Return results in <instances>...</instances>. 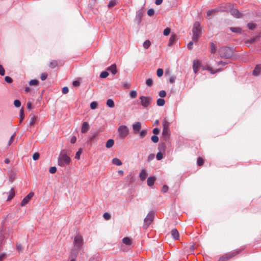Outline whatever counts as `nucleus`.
<instances>
[{"label": "nucleus", "instance_id": "f8f14e48", "mask_svg": "<svg viewBox=\"0 0 261 261\" xmlns=\"http://www.w3.org/2000/svg\"><path fill=\"white\" fill-rule=\"evenodd\" d=\"M230 14L237 18H240L242 17V14L237 9L232 8L230 10Z\"/></svg>", "mask_w": 261, "mask_h": 261}, {"label": "nucleus", "instance_id": "a18cd8bd", "mask_svg": "<svg viewBox=\"0 0 261 261\" xmlns=\"http://www.w3.org/2000/svg\"><path fill=\"white\" fill-rule=\"evenodd\" d=\"M171 31V29L169 28H167L164 29L163 34L164 36H168L169 35Z\"/></svg>", "mask_w": 261, "mask_h": 261}, {"label": "nucleus", "instance_id": "a878e982", "mask_svg": "<svg viewBox=\"0 0 261 261\" xmlns=\"http://www.w3.org/2000/svg\"><path fill=\"white\" fill-rule=\"evenodd\" d=\"M211 46V53L212 54H214L216 53L217 50V45L213 42H211L210 44Z\"/></svg>", "mask_w": 261, "mask_h": 261}, {"label": "nucleus", "instance_id": "6e6d98bb", "mask_svg": "<svg viewBox=\"0 0 261 261\" xmlns=\"http://www.w3.org/2000/svg\"><path fill=\"white\" fill-rule=\"evenodd\" d=\"M5 80L8 83H11L13 82L12 79L8 76H6L5 77Z\"/></svg>", "mask_w": 261, "mask_h": 261}, {"label": "nucleus", "instance_id": "20e7f679", "mask_svg": "<svg viewBox=\"0 0 261 261\" xmlns=\"http://www.w3.org/2000/svg\"><path fill=\"white\" fill-rule=\"evenodd\" d=\"M62 150L58 157V164L61 167H65L69 164L70 158L66 154L63 153Z\"/></svg>", "mask_w": 261, "mask_h": 261}, {"label": "nucleus", "instance_id": "5fc2aeb1", "mask_svg": "<svg viewBox=\"0 0 261 261\" xmlns=\"http://www.w3.org/2000/svg\"><path fill=\"white\" fill-rule=\"evenodd\" d=\"M47 75H48L46 73H45V72L42 73H41V74L40 75V79L42 81H44L46 79Z\"/></svg>", "mask_w": 261, "mask_h": 261}, {"label": "nucleus", "instance_id": "f257e3e1", "mask_svg": "<svg viewBox=\"0 0 261 261\" xmlns=\"http://www.w3.org/2000/svg\"><path fill=\"white\" fill-rule=\"evenodd\" d=\"M218 54L222 59H230L233 56L234 50L233 48L224 46L219 48Z\"/></svg>", "mask_w": 261, "mask_h": 261}, {"label": "nucleus", "instance_id": "052dcab7", "mask_svg": "<svg viewBox=\"0 0 261 261\" xmlns=\"http://www.w3.org/2000/svg\"><path fill=\"white\" fill-rule=\"evenodd\" d=\"M39 158V153L38 152H36L33 154L32 158L34 160L36 161L38 160Z\"/></svg>", "mask_w": 261, "mask_h": 261}, {"label": "nucleus", "instance_id": "0eeeda50", "mask_svg": "<svg viewBox=\"0 0 261 261\" xmlns=\"http://www.w3.org/2000/svg\"><path fill=\"white\" fill-rule=\"evenodd\" d=\"M141 104L143 108H147L149 106L152 102V98L151 96H141L139 97Z\"/></svg>", "mask_w": 261, "mask_h": 261}, {"label": "nucleus", "instance_id": "f3484780", "mask_svg": "<svg viewBox=\"0 0 261 261\" xmlns=\"http://www.w3.org/2000/svg\"><path fill=\"white\" fill-rule=\"evenodd\" d=\"M107 70L111 72L113 75L116 74L117 72L116 66L115 64H113L111 66L109 67Z\"/></svg>", "mask_w": 261, "mask_h": 261}, {"label": "nucleus", "instance_id": "f03ea898", "mask_svg": "<svg viewBox=\"0 0 261 261\" xmlns=\"http://www.w3.org/2000/svg\"><path fill=\"white\" fill-rule=\"evenodd\" d=\"M83 244L84 240L83 237L79 234H76L73 239L74 248L71 250V252L75 251V252H77V255L82 249Z\"/></svg>", "mask_w": 261, "mask_h": 261}, {"label": "nucleus", "instance_id": "ea45409f", "mask_svg": "<svg viewBox=\"0 0 261 261\" xmlns=\"http://www.w3.org/2000/svg\"><path fill=\"white\" fill-rule=\"evenodd\" d=\"M24 113L22 109L20 110V122H21L24 118Z\"/></svg>", "mask_w": 261, "mask_h": 261}, {"label": "nucleus", "instance_id": "c9c22d12", "mask_svg": "<svg viewBox=\"0 0 261 261\" xmlns=\"http://www.w3.org/2000/svg\"><path fill=\"white\" fill-rule=\"evenodd\" d=\"M137 95V92L136 90H131L129 92V96L131 98H135Z\"/></svg>", "mask_w": 261, "mask_h": 261}, {"label": "nucleus", "instance_id": "e2e57ef3", "mask_svg": "<svg viewBox=\"0 0 261 261\" xmlns=\"http://www.w3.org/2000/svg\"><path fill=\"white\" fill-rule=\"evenodd\" d=\"M15 136V134H14L10 138L9 141L8 142V145H10L12 143V142L14 141V137Z\"/></svg>", "mask_w": 261, "mask_h": 261}, {"label": "nucleus", "instance_id": "c85d7f7f", "mask_svg": "<svg viewBox=\"0 0 261 261\" xmlns=\"http://www.w3.org/2000/svg\"><path fill=\"white\" fill-rule=\"evenodd\" d=\"M58 66L57 61L56 60L51 61L49 64V67L51 68H55Z\"/></svg>", "mask_w": 261, "mask_h": 261}, {"label": "nucleus", "instance_id": "680f3d73", "mask_svg": "<svg viewBox=\"0 0 261 261\" xmlns=\"http://www.w3.org/2000/svg\"><path fill=\"white\" fill-rule=\"evenodd\" d=\"M103 218L106 220H109L111 218V215L108 213H105L103 215Z\"/></svg>", "mask_w": 261, "mask_h": 261}, {"label": "nucleus", "instance_id": "2eb2a0df", "mask_svg": "<svg viewBox=\"0 0 261 261\" xmlns=\"http://www.w3.org/2000/svg\"><path fill=\"white\" fill-rule=\"evenodd\" d=\"M89 124L87 122H84L82 124L81 132L83 134L87 133L89 129Z\"/></svg>", "mask_w": 261, "mask_h": 261}, {"label": "nucleus", "instance_id": "cd10ccee", "mask_svg": "<svg viewBox=\"0 0 261 261\" xmlns=\"http://www.w3.org/2000/svg\"><path fill=\"white\" fill-rule=\"evenodd\" d=\"M230 30L233 33H241L242 29L239 27H231Z\"/></svg>", "mask_w": 261, "mask_h": 261}, {"label": "nucleus", "instance_id": "393cba45", "mask_svg": "<svg viewBox=\"0 0 261 261\" xmlns=\"http://www.w3.org/2000/svg\"><path fill=\"white\" fill-rule=\"evenodd\" d=\"M15 195V192L13 188H11L10 191L9 192V196L7 198V201L11 200Z\"/></svg>", "mask_w": 261, "mask_h": 261}, {"label": "nucleus", "instance_id": "dca6fc26", "mask_svg": "<svg viewBox=\"0 0 261 261\" xmlns=\"http://www.w3.org/2000/svg\"><path fill=\"white\" fill-rule=\"evenodd\" d=\"M147 176V173L145 169H142L141 170L139 174V177L140 180L143 181L145 180Z\"/></svg>", "mask_w": 261, "mask_h": 261}, {"label": "nucleus", "instance_id": "774afa93", "mask_svg": "<svg viewBox=\"0 0 261 261\" xmlns=\"http://www.w3.org/2000/svg\"><path fill=\"white\" fill-rule=\"evenodd\" d=\"M6 256V254L5 252H2L0 253V261H2V260L5 258Z\"/></svg>", "mask_w": 261, "mask_h": 261}, {"label": "nucleus", "instance_id": "bb28decb", "mask_svg": "<svg viewBox=\"0 0 261 261\" xmlns=\"http://www.w3.org/2000/svg\"><path fill=\"white\" fill-rule=\"evenodd\" d=\"M112 163L114 165H117V166H120L122 165V162L118 158H114L112 160Z\"/></svg>", "mask_w": 261, "mask_h": 261}, {"label": "nucleus", "instance_id": "4d7b16f0", "mask_svg": "<svg viewBox=\"0 0 261 261\" xmlns=\"http://www.w3.org/2000/svg\"><path fill=\"white\" fill-rule=\"evenodd\" d=\"M159 95L161 97H164L166 95V92L165 90H161L159 92Z\"/></svg>", "mask_w": 261, "mask_h": 261}, {"label": "nucleus", "instance_id": "603ef678", "mask_svg": "<svg viewBox=\"0 0 261 261\" xmlns=\"http://www.w3.org/2000/svg\"><path fill=\"white\" fill-rule=\"evenodd\" d=\"M203 164V160L201 158H198L197 161V164L198 166H201Z\"/></svg>", "mask_w": 261, "mask_h": 261}, {"label": "nucleus", "instance_id": "bf43d9fd", "mask_svg": "<svg viewBox=\"0 0 261 261\" xmlns=\"http://www.w3.org/2000/svg\"><path fill=\"white\" fill-rule=\"evenodd\" d=\"M57 171V168L56 167H51L49 168V172L51 173H55Z\"/></svg>", "mask_w": 261, "mask_h": 261}, {"label": "nucleus", "instance_id": "13d9d810", "mask_svg": "<svg viewBox=\"0 0 261 261\" xmlns=\"http://www.w3.org/2000/svg\"><path fill=\"white\" fill-rule=\"evenodd\" d=\"M5 73V70L2 65H0V75L4 76Z\"/></svg>", "mask_w": 261, "mask_h": 261}, {"label": "nucleus", "instance_id": "39448f33", "mask_svg": "<svg viewBox=\"0 0 261 261\" xmlns=\"http://www.w3.org/2000/svg\"><path fill=\"white\" fill-rule=\"evenodd\" d=\"M163 124V132L162 136L164 139L166 141L169 139L170 136V131L169 129L170 123L165 119H164L162 122Z\"/></svg>", "mask_w": 261, "mask_h": 261}, {"label": "nucleus", "instance_id": "9d476101", "mask_svg": "<svg viewBox=\"0 0 261 261\" xmlns=\"http://www.w3.org/2000/svg\"><path fill=\"white\" fill-rule=\"evenodd\" d=\"M34 195V193L31 192L29 193L22 200L20 205L21 206L25 205Z\"/></svg>", "mask_w": 261, "mask_h": 261}, {"label": "nucleus", "instance_id": "5701e85b", "mask_svg": "<svg viewBox=\"0 0 261 261\" xmlns=\"http://www.w3.org/2000/svg\"><path fill=\"white\" fill-rule=\"evenodd\" d=\"M114 140L112 139H110L107 141L106 144V146L107 148H110L114 145Z\"/></svg>", "mask_w": 261, "mask_h": 261}, {"label": "nucleus", "instance_id": "4c0bfd02", "mask_svg": "<svg viewBox=\"0 0 261 261\" xmlns=\"http://www.w3.org/2000/svg\"><path fill=\"white\" fill-rule=\"evenodd\" d=\"M150 41L148 40H147L144 42L143 47L146 49L148 48L150 46Z\"/></svg>", "mask_w": 261, "mask_h": 261}, {"label": "nucleus", "instance_id": "b1692460", "mask_svg": "<svg viewBox=\"0 0 261 261\" xmlns=\"http://www.w3.org/2000/svg\"><path fill=\"white\" fill-rule=\"evenodd\" d=\"M122 242L126 245H130L132 243L131 239L128 237H124L122 239Z\"/></svg>", "mask_w": 261, "mask_h": 261}, {"label": "nucleus", "instance_id": "37998d69", "mask_svg": "<svg viewBox=\"0 0 261 261\" xmlns=\"http://www.w3.org/2000/svg\"><path fill=\"white\" fill-rule=\"evenodd\" d=\"M163 70L161 68L158 69L156 71V74L159 77H161L163 75Z\"/></svg>", "mask_w": 261, "mask_h": 261}, {"label": "nucleus", "instance_id": "4468645a", "mask_svg": "<svg viewBox=\"0 0 261 261\" xmlns=\"http://www.w3.org/2000/svg\"><path fill=\"white\" fill-rule=\"evenodd\" d=\"M141 124L140 122H137L133 125V129L135 134L138 133L141 129Z\"/></svg>", "mask_w": 261, "mask_h": 261}, {"label": "nucleus", "instance_id": "0e129e2a", "mask_svg": "<svg viewBox=\"0 0 261 261\" xmlns=\"http://www.w3.org/2000/svg\"><path fill=\"white\" fill-rule=\"evenodd\" d=\"M69 91L68 88L67 87H64L62 88V93L63 94H67Z\"/></svg>", "mask_w": 261, "mask_h": 261}, {"label": "nucleus", "instance_id": "a19ab883", "mask_svg": "<svg viewBox=\"0 0 261 261\" xmlns=\"http://www.w3.org/2000/svg\"><path fill=\"white\" fill-rule=\"evenodd\" d=\"M109 75V73L106 71H103L101 72L100 77L102 79L107 77Z\"/></svg>", "mask_w": 261, "mask_h": 261}, {"label": "nucleus", "instance_id": "f704fd0d", "mask_svg": "<svg viewBox=\"0 0 261 261\" xmlns=\"http://www.w3.org/2000/svg\"><path fill=\"white\" fill-rule=\"evenodd\" d=\"M30 117H31V119H30V121L29 123V125H32L35 123L36 117H35V116H34L33 115H31Z\"/></svg>", "mask_w": 261, "mask_h": 261}, {"label": "nucleus", "instance_id": "3c124183", "mask_svg": "<svg viewBox=\"0 0 261 261\" xmlns=\"http://www.w3.org/2000/svg\"><path fill=\"white\" fill-rule=\"evenodd\" d=\"M82 149H79V150L76 152V154H75V158L76 159H80V155L82 153Z\"/></svg>", "mask_w": 261, "mask_h": 261}, {"label": "nucleus", "instance_id": "7ed1b4c3", "mask_svg": "<svg viewBox=\"0 0 261 261\" xmlns=\"http://www.w3.org/2000/svg\"><path fill=\"white\" fill-rule=\"evenodd\" d=\"M192 40L194 42L198 41V39L201 35V28L200 27V24L199 22H195L192 28Z\"/></svg>", "mask_w": 261, "mask_h": 261}, {"label": "nucleus", "instance_id": "a211bd4d", "mask_svg": "<svg viewBox=\"0 0 261 261\" xmlns=\"http://www.w3.org/2000/svg\"><path fill=\"white\" fill-rule=\"evenodd\" d=\"M155 180V177H154V176L149 177L147 180V185L149 187L152 186V185H153Z\"/></svg>", "mask_w": 261, "mask_h": 261}, {"label": "nucleus", "instance_id": "c756f323", "mask_svg": "<svg viewBox=\"0 0 261 261\" xmlns=\"http://www.w3.org/2000/svg\"><path fill=\"white\" fill-rule=\"evenodd\" d=\"M107 105L110 108H113L115 106L114 102L112 99H109L107 101Z\"/></svg>", "mask_w": 261, "mask_h": 261}, {"label": "nucleus", "instance_id": "338daca9", "mask_svg": "<svg viewBox=\"0 0 261 261\" xmlns=\"http://www.w3.org/2000/svg\"><path fill=\"white\" fill-rule=\"evenodd\" d=\"M152 133L154 134V135H158V134H159L160 133V129L159 128H157V127H155L154 128L153 130H152Z\"/></svg>", "mask_w": 261, "mask_h": 261}, {"label": "nucleus", "instance_id": "473e14b6", "mask_svg": "<svg viewBox=\"0 0 261 261\" xmlns=\"http://www.w3.org/2000/svg\"><path fill=\"white\" fill-rule=\"evenodd\" d=\"M76 256H77V252H75V251H74L73 252H71V253H70V257H71L70 261H75Z\"/></svg>", "mask_w": 261, "mask_h": 261}, {"label": "nucleus", "instance_id": "e433bc0d", "mask_svg": "<svg viewBox=\"0 0 261 261\" xmlns=\"http://www.w3.org/2000/svg\"><path fill=\"white\" fill-rule=\"evenodd\" d=\"M97 102L96 101H92L90 105L91 109L94 110L97 107Z\"/></svg>", "mask_w": 261, "mask_h": 261}, {"label": "nucleus", "instance_id": "49530a36", "mask_svg": "<svg viewBox=\"0 0 261 261\" xmlns=\"http://www.w3.org/2000/svg\"><path fill=\"white\" fill-rule=\"evenodd\" d=\"M146 84L147 86H151L153 84V81H152V80L151 79H148L146 80Z\"/></svg>", "mask_w": 261, "mask_h": 261}, {"label": "nucleus", "instance_id": "79ce46f5", "mask_svg": "<svg viewBox=\"0 0 261 261\" xmlns=\"http://www.w3.org/2000/svg\"><path fill=\"white\" fill-rule=\"evenodd\" d=\"M151 140L152 142L157 143L159 141V137L156 135H154L151 137Z\"/></svg>", "mask_w": 261, "mask_h": 261}, {"label": "nucleus", "instance_id": "7c9ffc66", "mask_svg": "<svg viewBox=\"0 0 261 261\" xmlns=\"http://www.w3.org/2000/svg\"><path fill=\"white\" fill-rule=\"evenodd\" d=\"M207 70L209 71L211 74H214L216 72H220L221 70L220 69L214 70L210 66H208L206 69Z\"/></svg>", "mask_w": 261, "mask_h": 261}, {"label": "nucleus", "instance_id": "aec40b11", "mask_svg": "<svg viewBox=\"0 0 261 261\" xmlns=\"http://www.w3.org/2000/svg\"><path fill=\"white\" fill-rule=\"evenodd\" d=\"M171 235L173 238L175 240H177L179 238V233L176 229H173L172 230Z\"/></svg>", "mask_w": 261, "mask_h": 261}, {"label": "nucleus", "instance_id": "2f4dec72", "mask_svg": "<svg viewBox=\"0 0 261 261\" xmlns=\"http://www.w3.org/2000/svg\"><path fill=\"white\" fill-rule=\"evenodd\" d=\"M165 100L163 98H159L157 99L156 104L159 106H163L165 105Z\"/></svg>", "mask_w": 261, "mask_h": 261}, {"label": "nucleus", "instance_id": "412c9836", "mask_svg": "<svg viewBox=\"0 0 261 261\" xmlns=\"http://www.w3.org/2000/svg\"><path fill=\"white\" fill-rule=\"evenodd\" d=\"M200 65L199 61L194 60L193 62V68L195 73H196L198 70V67Z\"/></svg>", "mask_w": 261, "mask_h": 261}, {"label": "nucleus", "instance_id": "69168bd1", "mask_svg": "<svg viewBox=\"0 0 261 261\" xmlns=\"http://www.w3.org/2000/svg\"><path fill=\"white\" fill-rule=\"evenodd\" d=\"M166 147V145H165V144L164 143H163L159 145V149L160 150H164L165 148Z\"/></svg>", "mask_w": 261, "mask_h": 261}, {"label": "nucleus", "instance_id": "ddd939ff", "mask_svg": "<svg viewBox=\"0 0 261 261\" xmlns=\"http://www.w3.org/2000/svg\"><path fill=\"white\" fill-rule=\"evenodd\" d=\"M261 72V64L256 65L254 69L252 71V74L254 76H258Z\"/></svg>", "mask_w": 261, "mask_h": 261}, {"label": "nucleus", "instance_id": "423d86ee", "mask_svg": "<svg viewBox=\"0 0 261 261\" xmlns=\"http://www.w3.org/2000/svg\"><path fill=\"white\" fill-rule=\"evenodd\" d=\"M154 219V212L152 211L149 212L147 215L146 217L144 220V224L143 227L146 229L148 227L149 225L152 223Z\"/></svg>", "mask_w": 261, "mask_h": 261}, {"label": "nucleus", "instance_id": "6ab92c4d", "mask_svg": "<svg viewBox=\"0 0 261 261\" xmlns=\"http://www.w3.org/2000/svg\"><path fill=\"white\" fill-rule=\"evenodd\" d=\"M176 39V36L175 34H172L171 36L170 37L169 42H168V46H171L174 42H175V40Z\"/></svg>", "mask_w": 261, "mask_h": 261}, {"label": "nucleus", "instance_id": "6e6552de", "mask_svg": "<svg viewBox=\"0 0 261 261\" xmlns=\"http://www.w3.org/2000/svg\"><path fill=\"white\" fill-rule=\"evenodd\" d=\"M118 132L119 137L124 139L128 134L129 130L126 125H121L118 127Z\"/></svg>", "mask_w": 261, "mask_h": 261}, {"label": "nucleus", "instance_id": "864d4df0", "mask_svg": "<svg viewBox=\"0 0 261 261\" xmlns=\"http://www.w3.org/2000/svg\"><path fill=\"white\" fill-rule=\"evenodd\" d=\"M147 134V130L143 129L140 132V135L142 138H144Z\"/></svg>", "mask_w": 261, "mask_h": 261}, {"label": "nucleus", "instance_id": "c03bdc74", "mask_svg": "<svg viewBox=\"0 0 261 261\" xmlns=\"http://www.w3.org/2000/svg\"><path fill=\"white\" fill-rule=\"evenodd\" d=\"M38 83V81L35 79L31 80L29 83L30 86L37 85Z\"/></svg>", "mask_w": 261, "mask_h": 261}, {"label": "nucleus", "instance_id": "09e8293b", "mask_svg": "<svg viewBox=\"0 0 261 261\" xmlns=\"http://www.w3.org/2000/svg\"><path fill=\"white\" fill-rule=\"evenodd\" d=\"M163 153L161 152H159L157 153L156 155V158L157 159V160H161L163 159Z\"/></svg>", "mask_w": 261, "mask_h": 261}, {"label": "nucleus", "instance_id": "9b49d317", "mask_svg": "<svg viewBox=\"0 0 261 261\" xmlns=\"http://www.w3.org/2000/svg\"><path fill=\"white\" fill-rule=\"evenodd\" d=\"M143 16V12L142 10L140 9L137 11L136 15L135 18V21L137 22L138 24H140L142 21V18Z\"/></svg>", "mask_w": 261, "mask_h": 261}, {"label": "nucleus", "instance_id": "1a4fd4ad", "mask_svg": "<svg viewBox=\"0 0 261 261\" xmlns=\"http://www.w3.org/2000/svg\"><path fill=\"white\" fill-rule=\"evenodd\" d=\"M241 250H235L232 252H230L229 253L225 254L221 257L218 261H226L228 259L236 256L238 254H239L241 252Z\"/></svg>", "mask_w": 261, "mask_h": 261}, {"label": "nucleus", "instance_id": "58836bf2", "mask_svg": "<svg viewBox=\"0 0 261 261\" xmlns=\"http://www.w3.org/2000/svg\"><path fill=\"white\" fill-rule=\"evenodd\" d=\"M247 27L249 29L251 30H253L256 28V25L253 23H248L247 24Z\"/></svg>", "mask_w": 261, "mask_h": 261}, {"label": "nucleus", "instance_id": "72a5a7b5", "mask_svg": "<svg viewBox=\"0 0 261 261\" xmlns=\"http://www.w3.org/2000/svg\"><path fill=\"white\" fill-rule=\"evenodd\" d=\"M118 3L117 0H111L108 5L109 8H111L115 6Z\"/></svg>", "mask_w": 261, "mask_h": 261}, {"label": "nucleus", "instance_id": "4be33fe9", "mask_svg": "<svg viewBox=\"0 0 261 261\" xmlns=\"http://www.w3.org/2000/svg\"><path fill=\"white\" fill-rule=\"evenodd\" d=\"M220 11V8H217L214 9H211L208 10L206 13V15L207 17L210 16L212 15L213 13L217 12Z\"/></svg>", "mask_w": 261, "mask_h": 261}, {"label": "nucleus", "instance_id": "de8ad7c7", "mask_svg": "<svg viewBox=\"0 0 261 261\" xmlns=\"http://www.w3.org/2000/svg\"><path fill=\"white\" fill-rule=\"evenodd\" d=\"M154 14V10L153 9H149L147 11V14L149 16H152Z\"/></svg>", "mask_w": 261, "mask_h": 261}, {"label": "nucleus", "instance_id": "8fccbe9b", "mask_svg": "<svg viewBox=\"0 0 261 261\" xmlns=\"http://www.w3.org/2000/svg\"><path fill=\"white\" fill-rule=\"evenodd\" d=\"M14 105L16 108H19L21 106V102L19 100L16 99L14 101Z\"/></svg>", "mask_w": 261, "mask_h": 261}]
</instances>
